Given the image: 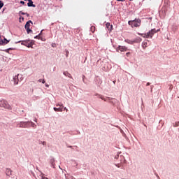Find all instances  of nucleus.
I'll return each instance as SVG.
<instances>
[{
	"instance_id": "1",
	"label": "nucleus",
	"mask_w": 179,
	"mask_h": 179,
	"mask_svg": "<svg viewBox=\"0 0 179 179\" xmlns=\"http://www.w3.org/2000/svg\"><path fill=\"white\" fill-rule=\"evenodd\" d=\"M96 96H98V97L101 100H103V101H107L108 103H110L111 104H113L114 107H117V106H118V100H117L116 99L110 98L108 96H104L99 94H96Z\"/></svg>"
},
{
	"instance_id": "2",
	"label": "nucleus",
	"mask_w": 179,
	"mask_h": 179,
	"mask_svg": "<svg viewBox=\"0 0 179 179\" xmlns=\"http://www.w3.org/2000/svg\"><path fill=\"white\" fill-rule=\"evenodd\" d=\"M19 43H21L22 45H24L28 48H33V44H34V42L33 41H31L30 39H27L25 41H20L18 42H16L15 44H17Z\"/></svg>"
},
{
	"instance_id": "3",
	"label": "nucleus",
	"mask_w": 179,
	"mask_h": 179,
	"mask_svg": "<svg viewBox=\"0 0 179 179\" xmlns=\"http://www.w3.org/2000/svg\"><path fill=\"white\" fill-rule=\"evenodd\" d=\"M141 19L136 18L134 20H130L128 22V24L131 26V27H139L141 26Z\"/></svg>"
},
{
	"instance_id": "4",
	"label": "nucleus",
	"mask_w": 179,
	"mask_h": 179,
	"mask_svg": "<svg viewBox=\"0 0 179 179\" xmlns=\"http://www.w3.org/2000/svg\"><path fill=\"white\" fill-rule=\"evenodd\" d=\"M30 127H32V128H36L37 125H36V124L31 121L22 122V128H30Z\"/></svg>"
},
{
	"instance_id": "5",
	"label": "nucleus",
	"mask_w": 179,
	"mask_h": 179,
	"mask_svg": "<svg viewBox=\"0 0 179 179\" xmlns=\"http://www.w3.org/2000/svg\"><path fill=\"white\" fill-rule=\"evenodd\" d=\"M0 107H3L4 108H6L7 110L12 109V106H10V105H9V103H8V101L3 100V99L0 101Z\"/></svg>"
},
{
	"instance_id": "6",
	"label": "nucleus",
	"mask_w": 179,
	"mask_h": 179,
	"mask_svg": "<svg viewBox=\"0 0 179 179\" xmlns=\"http://www.w3.org/2000/svg\"><path fill=\"white\" fill-rule=\"evenodd\" d=\"M129 159V155L127 153L123 154V155H120L119 159L121 163H127V159Z\"/></svg>"
},
{
	"instance_id": "7",
	"label": "nucleus",
	"mask_w": 179,
	"mask_h": 179,
	"mask_svg": "<svg viewBox=\"0 0 179 179\" xmlns=\"http://www.w3.org/2000/svg\"><path fill=\"white\" fill-rule=\"evenodd\" d=\"M158 31H160V29H152L150 31L148 32V37L150 38H152L153 36H155V34H156V33H157Z\"/></svg>"
},
{
	"instance_id": "8",
	"label": "nucleus",
	"mask_w": 179,
	"mask_h": 179,
	"mask_svg": "<svg viewBox=\"0 0 179 179\" xmlns=\"http://www.w3.org/2000/svg\"><path fill=\"white\" fill-rule=\"evenodd\" d=\"M56 106H57V107H59V108L54 107V108H53V110H54L55 111H59V112H62V111H64V104H62V103H57V104H56Z\"/></svg>"
},
{
	"instance_id": "9",
	"label": "nucleus",
	"mask_w": 179,
	"mask_h": 179,
	"mask_svg": "<svg viewBox=\"0 0 179 179\" xmlns=\"http://www.w3.org/2000/svg\"><path fill=\"white\" fill-rule=\"evenodd\" d=\"M19 80H22V75L18 74V75L13 77V82H14L15 85H18Z\"/></svg>"
},
{
	"instance_id": "10",
	"label": "nucleus",
	"mask_w": 179,
	"mask_h": 179,
	"mask_svg": "<svg viewBox=\"0 0 179 179\" xmlns=\"http://www.w3.org/2000/svg\"><path fill=\"white\" fill-rule=\"evenodd\" d=\"M116 51L118 52V51H121L122 52L124 51H128V48H127L126 46H122V45H119L117 48H116Z\"/></svg>"
},
{
	"instance_id": "11",
	"label": "nucleus",
	"mask_w": 179,
	"mask_h": 179,
	"mask_svg": "<svg viewBox=\"0 0 179 179\" xmlns=\"http://www.w3.org/2000/svg\"><path fill=\"white\" fill-rule=\"evenodd\" d=\"M27 6L29 8H36V4L33 3V0H28Z\"/></svg>"
},
{
	"instance_id": "12",
	"label": "nucleus",
	"mask_w": 179,
	"mask_h": 179,
	"mask_svg": "<svg viewBox=\"0 0 179 179\" xmlns=\"http://www.w3.org/2000/svg\"><path fill=\"white\" fill-rule=\"evenodd\" d=\"M142 41V38L136 37V38L133 39L134 44H138Z\"/></svg>"
},
{
	"instance_id": "13",
	"label": "nucleus",
	"mask_w": 179,
	"mask_h": 179,
	"mask_svg": "<svg viewBox=\"0 0 179 179\" xmlns=\"http://www.w3.org/2000/svg\"><path fill=\"white\" fill-rule=\"evenodd\" d=\"M50 164L51 167H52L53 169H55V159H54V158L50 159Z\"/></svg>"
},
{
	"instance_id": "14",
	"label": "nucleus",
	"mask_w": 179,
	"mask_h": 179,
	"mask_svg": "<svg viewBox=\"0 0 179 179\" xmlns=\"http://www.w3.org/2000/svg\"><path fill=\"white\" fill-rule=\"evenodd\" d=\"M108 30H110V31L113 30V25L110 24V22H107L106 24Z\"/></svg>"
},
{
	"instance_id": "15",
	"label": "nucleus",
	"mask_w": 179,
	"mask_h": 179,
	"mask_svg": "<svg viewBox=\"0 0 179 179\" xmlns=\"http://www.w3.org/2000/svg\"><path fill=\"white\" fill-rule=\"evenodd\" d=\"M138 35L141 36V37H143L144 38H150L149 34L148 33L147 34H139L138 33Z\"/></svg>"
},
{
	"instance_id": "16",
	"label": "nucleus",
	"mask_w": 179,
	"mask_h": 179,
	"mask_svg": "<svg viewBox=\"0 0 179 179\" xmlns=\"http://www.w3.org/2000/svg\"><path fill=\"white\" fill-rule=\"evenodd\" d=\"M146 47H148V40L144 41L142 43V48L145 50V48H146Z\"/></svg>"
},
{
	"instance_id": "17",
	"label": "nucleus",
	"mask_w": 179,
	"mask_h": 179,
	"mask_svg": "<svg viewBox=\"0 0 179 179\" xmlns=\"http://www.w3.org/2000/svg\"><path fill=\"white\" fill-rule=\"evenodd\" d=\"M63 74L64 75V76H67V78H70V79H72V76L71 75V73H68V71H64Z\"/></svg>"
},
{
	"instance_id": "18",
	"label": "nucleus",
	"mask_w": 179,
	"mask_h": 179,
	"mask_svg": "<svg viewBox=\"0 0 179 179\" xmlns=\"http://www.w3.org/2000/svg\"><path fill=\"white\" fill-rule=\"evenodd\" d=\"M124 41L127 43V44L134 45V40L125 39Z\"/></svg>"
},
{
	"instance_id": "19",
	"label": "nucleus",
	"mask_w": 179,
	"mask_h": 179,
	"mask_svg": "<svg viewBox=\"0 0 179 179\" xmlns=\"http://www.w3.org/2000/svg\"><path fill=\"white\" fill-rule=\"evenodd\" d=\"M6 176H10L12 174V170L10 169H6Z\"/></svg>"
},
{
	"instance_id": "20",
	"label": "nucleus",
	"mask_w": 179,
	"mask_h": 179,
	"mask_svg": "<svg viewBox=\"0 0 179 179\" xmlns=\"http://www.w3.org/2000/svg\"><path fill=\"white\" fill-rule=\"evenodd\" d=\"M0 45H5V40L0 38Z\"/></svg>"
},
{
	"instance_id": "21",
	"label": "nucleus",
	"mask_w": 179,
	"mask_h": 179,
	"mask_svg": "<svg viewBox=\"0 0 179 179\" xmlns=\"http://www.w3.org/2000/svg\"><path fill=\"white\" fill-rule=\"evenodd\" d=\"M27 30V34H30V33H33V30H31L30 28H25Z\"/></svg>"
},
{
	"instance_id": "22",
	"label": "nucleus",
	"mask_w": 179,
	"mask_h": 179,
	"mask_svg": "<svg viewBox=\"0 0 179 179\" xmlns=\"http://www.w3.org/2000/svg\"><path fill=\"white\" fill-rule=\"evenodd\" d=\"M29 28H30V23L27 22L24 25V29H29Z\"/></svg>"
},
{
	"instance_id": "23",
	"label": "nucleus",
	"mask_w": 179,
	"mask_h": 179,
	"mask_svg": "<svg viewBox=\"0 0 179 179\" xmlns=\"http://www.w3.org/2000/svg\"><path fill=\"white\" fill-rule=\"evenodd\" d=\"M17 128H22V122H18L16 125Z\"/></svg>"
},
{
	"instance_id": "24",
	"label": "nucleus",
	"mask_w": 179,
	"mask_h": 179,
	"mask_svg": "<svg viewBox=\"0 0 179 179\" xmlns=\"http://www.w3.org/2000/svg\"><path fill=\"white\" fill-rule=\"evenodd\" d=\"M10 50H13V48H8V49L3 50V51H4L5 52H8V54H9V51H10Z\"/></svg>"
},
{
	"instance_id": "25",
	"label": "nucleus",
	"mask_w": 179,
	"mask_h": 179,
	"mask_svg": "<svg viewBox=\"0 0 179 179\" xmlns=\"http://www.w3.org/2000/svg\"><path fill=\"white\" fill-rule=\"evenodd\" d=\"M9 40L6 39V38H4V45H6V44H8V43H9Z\"/></svg>"
},
{
	"instance_id": "26",
	"label": "nucleus",
	"mask_w": 179,
	"mask_h": 179,
	"mask_svg": "<svg viewBox=\"0 0 179 179\" xmlns=\"http://www.w3.org/2000/svg\"><path fill=\"white\" fill-rule=\"evenodd\" d=\"M178 125H179V122H176L175 123L173 124V126L175 127H178Z\"/></svg>"
},
{
	"instance_id": "27",
	"label": "nucleus",
	"mask_w": 179,
	"mask_h": 179,
	"mask_svg": "<svg viewBox=\"0 0 179 179\" xmlns=\"http://www.w3.org/2000/svg\"><path fill=\"white\" fill-rule=\"evenodd\" d=\"M22 22H23V20H24V17L20 16V20H19L20 23H22Z\"/></svg>"
},
{
	"instance_id": "28",
	"label": "nucleus",
	"mask_w": 179,
	"mask_h": 179,
	"mask_svg": "<svg viewBox=\"0 0 179 179\" xmlns=\"http://www.w3.org/2000/svg\"><path fill=\"white\" fill-rule=\"evenodd\" d=\"M41 143H42L43 146H45V145H47V142L45 141H41Z\"/></svg>"
},
{
	"instance_id": "29",
	"label": "nucleus",
	"mask_w": 179,
	"mask_h": 179,
	"mask_svg": "<svg viewBox=\"0 0 179 179\" xmlns=\"http://www.w3.org/2000/svg\"><path fill=\"white\" fill-rule=\"evenodd\" d=\"M19 15H26V13H24L23 11H20Z\"/></svg>"
},
{
	"instance_id": "30",
	"label": "nucleus",
	"mask_w": 179,
	"mask_h": 179,
	"mask_svg": "<svg viewBox=\"0 0 179 179\" xmlns=\"http://www.w3.org/2000/svg\"><path fill=\"white\" fill-rule=\"evenodd\" d=\"M96 28L94 27H91V31L93 33Z\"/></svg>"
},
{
	"instance_id": "31",
	"label": "nucleus",
	"mask_w": 179,
	"mask_h": 179,
	"mask_svg": "<svg viewBox=\"0 0 179 179\" xmlns=\"http://www.w3.org/2000/svg\"><path fill=\"white\" fill-rule=\"evenodd\" d=\"M115 159H120V155H115Z\"/></svg>"
},
{
	"instance_id": "32",
	"label": "nucleus",
	"mask_w": 179,
	"mask_h": 179,
	"mask_svg": "<svg viewBox=\"0 0 179 179\" xmlns=\"http://www.w3.org/2000/svg\"><path fill=\"white\" fill-rule=\"evenodd\" d=\"M126 55H127V57H129V55H131V52H127V53H126Z\"/></svg>"
},
{
	"instance_id": "33",
	"label": "nucleus",
	"mask_w": 179,
	"mask_h": 179,
	"mask_svg": "<svg viewBox=\"0 0 179 179\" xmlns=\"http://www.w3.org/2000/svg\"><path fill=\"white\" fill-rule=\"evenodd\" d=\"M27 22L29 23V24H30V23H31V24H33V21H31V20H29V21H27Z\"/></svg>"
},
{
	"instance_id": "34",
	"label": "nucleus",
	"mask_w": 179,
	"mask_h": 179,
	"mask_svg": "<svg viewBox=\"0 0 179 179\" xmlns=\"http://www.w3.org/2000/svg\"><path fill=\"white\" fill-rule=\"evenodd\" d=\"M153 87H154L153 85H151V86H150V88H151V93H152V92H153Z\"/></svg>"
},
{
	"instance_id": "35",
	"label": "nucleus",
	"mask_w": 179,
	"mask_h": 179,
	"mask_svg": "<svg viewBox=\"0 0 179 179\" xmlns=\"http://www.w3.org/2000/svg\"><path fill=\"white\" fill-rule=\"evenodd\" d=\"M20 3H21V5H24L25 3H24V1H20Z\"/></svg>"
},
{
	"instance_id": "36",
	"label": "nucleus",
	"mask_w": 179,
	"mask_h": 179,
	"mask_svg": "<svg viewBox=\"0 0 179 179\" xmlns=\"http://www.w3.org/2000/svg\"><path fill=\"white\" fill-rule=\"evenodd\" d=\"M25 15L27 16V17H29L30 16V14L25 13Z\"/></svg>"
},
{
	"instance_id": "37",
	"label": "nucleus",
	"mask_w": 179,
	"mask_h": 179,
	"mask_svg": "<svg viewBox=\"0 0 179 179\" xmlns=\"http://www.w3.org/2000/svg\"><path fill=\"white\" fill-rule=\"evenodd\" d=\"M43 34V30L39 33L38 36H41Z\"/></svg>"
},
{
	"instance_id": "38",
	"label": "nucleus",
	"mask_w": 179,
	"mask_h": 179,
	"mask_svg": "<svg viewBox=\"0 0 179 179\" xmlns=\"http://www.w3.org/2000/svg\"><path fill=\"white\" fill-rule=\"evenodd\" d=\"M34 38H40V36H36L35 37H34Z\"/></svg>"
},
{
	"instance_id": "39",
	"label": "nucleus",
	"mask_w": 179,
	"mask_h": 179,
	"mask_svg": "<svg viewBox=\"0 0 179 179\" xmlns=\"http://www.w3.org/2000/svg\"><path fill=\"white\" fill-rule=\"evenodd\" d=\"M75 164H76V168L78 169V163L76 162H75Z\"/></svg>"
},
{
	"instance_id": "40",
	"label": "nucleus",
	"mask_w": 179,
	"mask_h": 179,
	"mask_svg": "<svg viewBox=\"0 0 179 179\" xmlns=\"http://www.w3.org/2000/svg\"><path fill=\"white\" fill-rule=\"evenodd\" d=\"M118 2H124V0H117Z\"/></svg>"
},
{
	"instance_id": "41",
	"label": "nucleus",
	"mask_w": 179,
	"mask_h": 179,
	"mask_svg": "<svg viewBox=\"0 0 179 179\" xmlns=\"http://www.w3.org/2000/svg\"><path fill=\"white\" fill-rule=\"evenodd\" d=\"M146 86H150V83H147Z\"/></svg>"
},
{
	"instance_id": "42",
	"label": "nucleus",
	"mask_w": 179,
	"mask_h": 179,
	"mask_svg": "<svg viewBox=\"0 0 179 179\" xmlns=\"http://www.w3.org/2000/svg\"><path fill=\"white\" fill-rule=\"evenodd\" d=\"M46 87H50V85L48 84H45Z\"/></svg>"
},
{
	"instance_id": "43",
	"label": "nucleus",
	"mask_w": 179,
	"mask_h": 179,
	"mask_svg": "<svg viewBox=\"0 0 179 179\" xmlns=\"http://www.w3.org/2000/svg\"><path fill=\"white\" fill-rule=\"evenodd\" d=\"M64 110H65L66 111H68V108H66V107H64Z\"/></svg>"
},
{
	"instance_id": "44",
	"label": "nucleus",
	"mask_w": 179,
	"mask_h": 179,
	"mask_svg": "<svg viewBox=\"0 0 179 179\" xmlns=\"http://www.w3.org/2000/svg\"><path fill=\"white\" fill-rule=\"evenodd\" d=\"M69 54V51L66 52V57H68V55Z\"/></svg>"
},
{
	"instance_id": "45",
	"label": "nucleus",
	"mask_w": 179,
	"mask_h": 179,
	"mask_svg": "<svg viewBox=\"0 0 179 179\" xmlns=\"http://www.w3.org/2000/svg\"><path fill=\"white\" fill-rule=\"evenodd\" d=\"M83 80L85 82V76H83Z\"/></svg>"
},
{
	"instance_id": "46",
	"label": "nucleus",
	"mask_w": 179,
	"mask_h": 179,
	"mask_svg": "<svg viewBox=\"0 0 179 179\" xmlns=\"http://www.w3.org/2000/svg\"><path fill=\"white\" fill-rule=\"evenodd\" d=\"M42 83H45V80H43Z\"/></svg>"
},
{
	"instance_id": "47",
	"label": "nucleus",
	"mask_w": 179,
	"mask_h": 179,
	"mask_svg": "<svg viewBox=\"0 0 179 179\" xmlns=\"http://www.w3.org/2000/svg\"><path fill=\"white\" fill-rule=\"evenodd\" d=\"M68 148H70V149H72V145L68 146Z\"/></svg>"
},
{
	"instance_id": "48",
	"label": "nucleus",
	"mask_w": 179,
	"mask_h": 179,
	"mask_svg": "<svg viewBox=\"0 0 179 179\" xmlns=\"http://www.w3.org/2000/svg\"><path fill=\"white\" fill-rule=\"evenodd\" d=\"M42 80H43L42 79H39L38 82H42Z\"/></svg>"
},
{
	"instance_id": "49",
	"label": "nucleus",
	"mask_w": 179,
	"mask_h": 179,
	"mask_svg": "<svg viewBox=\"0 0 179 179\" xmlns=\"http://www.w3.org/2000/svg\"><path fill=\"white\" fill-rule=\"evenodd\" d=\"M5 9H6L5 8L3 9L2 10L3 13L5 12Z\"/></svg>"
},
{
	"instance_id": "50",
	"label": "nucleus",
	"mask_w": 179,
	"mask_h": 179,
	"mask_svg": "<svg viewBox=\"0 0 179 179\" xmlns=\"http://www.w3.org/2000/svg\"><path fill=\"white\" fill-rule=\"evenodd\" d=\"M34 122H37V119H35V120H34Z\"/></svg>"
},
{
	"instance_id": "51",
	"label": "nucleus",
	"mask_w": 179,
	"mask_h": 179,
	"mask_svg": "<svg viewBox=\"0 0 179 179\" xmlns=\"http://www.w3.org/2000/svg\"><path fill=\"white\" fill-rule=\"evenodd\" d=\"M36 99H40V97L39 96H36Z\"/></svg>"
},
{
	"instance_id": "52",
	"label": "nucleus",
	"mask_w": 179,
	"mask_h": 179,
	"mask_svg": "<svg viewBox=\"0 0 179 179\" xmlns=\"http://www.w3.org/2000/svg\"><path fill=\"white\" fill-rule=\"evenodd\" d=\"M3 125L4 128H6V127H5V124H3Z\"/></svg>"
},
{
	"instance_id": "53",
	"label": "nucleus",
	"mask_w": 179,
	"mask_h": 179,
	"mask_svg": "<svg viewBox=\"0 0 179 179\" xmlns=\"http://www.w3.org/2000/svg\"><path fill=\"white\" fill-rule=\"evenodd\" d=\"M59 169H61V166H59Z\"/></svg>"
},
{
	"instance_id": "54",
	"label": "nucleus",
	"mask_w": 179,
	"mask_h": 179,
	"mask_svg": "<svg viewBox=\"0 0 179 179\" xmlns=\"http://www.w3.org/2000/svg\"><path fill=\"white\" fill-rule=\"evenodd\" d=\"M24 1H29V0H24Z\"/></svg>"
},
{
	"instance_id": "55",
	"label": "nucleus",
	"mask_w": 179,
	"mask_h": 179,
	"mask_svg": "<svg viewBox=\"0 0 179 179\" xmlns=\"http://www.w3.org/2000/svg\"><path fill=\"white\" fill-rule=\"evenodd\" d=\"M129 1H134V0H129Z\"/></svg>"
}]
</instances>
